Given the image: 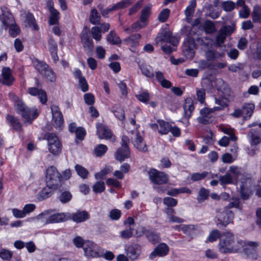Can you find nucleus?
I'll return each mask as SVG.
<instances>
[{
	"instance_id": "nucleus-1",
	"label": "nucleus",
	"mask_w": 261,
	"mask_h": 261,
	"mask_svg": "<svg viewBox=\"0 0 261 261\" xmlns=\"http://www.w3.org/2000/svg\"><path fill=\"white\" fill-rule=\"evenodd\" d=\"M244 244L245 241L238 240L236 242L232 233L225 232L221 234L218 244V249L222 253H234L238 252Z\"/></svg>"
},
{
	"instance_id": "nucleus-2",
	"label": "nucleus",
	"mask_w": 261,
	"mask_h": 261,
	"mask_svg": "<svg viewBox=\"0 0 261 261\" xmlns=\"http://www.w3.org/2000/svg\"><path fill=\"white\" fill-rule=\"evenodd\" d=\"M15 107L17 112L21 114L24 122L31 123L38 116L36 109H30L20 99L15 102Z\"/></svg>"
},
{
	"instance_id": "nucleus-3",
	"label": "nucleus",
	"mask_w": 261,
	"mask_h": 261,
	"mask_svg": "<svg viewBox=\"0 0 261 261\" xmlns=\"http://www.w3.org/2000/svg\"><path fill=\"white\" fill-rule=\"evenodd\" d=\"M34 68L45 79L50 82H54L56 79V75L53 69L45 62L35 59L33 61Z\"/></svg>"
},
{
	"instance_id": "nucleus-4",
	"label": "nucleus",
	"mask_w": 261,
	"mask_h": 261,
	"mask_svg": "<svg viewBox=\"0 0 261 261\" xmlns=\"http://www.w3.org/2000/svg\"><path fill=\"white\" fill-rule=\"evenodd\" d=\"M62 176L56 168L53 166L48 167L46 172V185L54 189H57L61 182Z\"/></svg>"
},
{
	"instance_id": "nucleus-5",
	"label": "nucleus",
	"mask_w": 261,
	"mask_h": 261,
	"mask_svg": "<svg viewBox=\"0 0 261 261\" xmlns=\"http://www.w3.org/2000/svg\"><path fill=\"white\" fill-rule=\"evenodd\" d=\"M84 254L88 258L99 257L103 256V249L94 242L87 240L84 248Z\"/></svg>"
},
{
	"instance_id": "nucleus-6",
	"label": "nucleus",
	"mask_w": 261,
	"mask_h": 261,
	"mask_svg": "<svg viewBox=\"0 0 261 261\" xmlns=\"http://www.w3.org/2000/svg\"><path fill=\"white\" fill-rule=\"evenodd\" d=\"M44 138L47 140L49 151L54 155L61 152L62 145L58 137L53 133H47Z\"/></svg>"
},
{
	"instance_id": "nucleus-7",
	"label": "nucleus",
	"mask_w": 261,
	"mask_h": 261,
	"mask_svg": "<svg viewBox=\"0 0 261 261\" xmlns=\"http://www.w3.org/2000/svg\"><path fill=\"white\" fill-rule=\"evenodd\" d=\"M129 139L126 136H123L121 138V146L118 148L116 153V160L122 162L130 156V150L128 147Z\"/></svg>"
},
{
	"instance_id": "nucleus-8",
	"label": "nucleus",
	"mask_w": 261,
	"mask_h": 261,
	"mask_svg": "<svg viewBox=\"0 0 261 261\" xmlns=\"http://www.w3.org/2000/svg\"><path fill=\"white\" fill-rule=\"evenodd\" d=\"M216 213V218L217 222L225 226L231 222L234 218L233 212L228 208H224L223 210H217Z\"/></svg>"
},
{
	"instance_id": "nucleus-9",
	"label": "nucleus",
	"mask_w": 261,
	"mask_h": 261,
	"mask_svg": "<svg viewBox=\"0 0 261 261\" xmlns=\"http://www.w3.org/2000/svg\"><path fill=\"white\" fill-rule=\"evenodd\" d=\"M148 175L149 179L154 184L163 185L168 181V175L167 174L154 169H150L148 171Z\"/></svg>"
},
{
	"instance_id": "nucleus-10",
	"label": "nucleus",
	"mask_w": 261,
	"mask_h": 261,
	"mask_svg": "<svg viewBox=\"0 0 261 261\" xmlns=\"http://www.w3.org/2000/svg\"><path fill=\"white\" fill-rule=\"evenodd\" d=\"M156 41H163L169 42L172 44L173 46H176L179 40L177 37L172 36L171 32L167 30H162L156 37Z\"/></svg>"
},
{
	"instance_id": "nucleus-11",
	"label": "nucleus",
	"mask_w": 261,
	"mask_h": 261,
	"mask_svg": "<svg viewBox=\"0 0 261 261\" xmlns=\"http://www.w3.org/2000/svg\"><path fill=\"white\" fill-rule=\"evenodd\" d=\"M53 116V124L56 128L61 129L63 125V117L60 108L56 105H52L50 107Z\"/></svg>"
},
{
	"instance_id": "nucleus-12",
	"label": "nucleus",
	"mask_w": 261,
	"mask_h": 261,
	"mask_svg": "<svg viewBox=\"0 0 261 261\" xmlns=\"http://www.w3.org/2000/svg\"><path fill=\"white\" fill-rule=\"evenodd\" d=\"M81 41L85 52L89 54L94 48V44L91 38L89 32L87 30H83L81 34Z\"/></svg>"
},
{
	"instance_id": "nucleus-13",
	"label": "nucleus",
	"mask_w": 261,
	"mask_h": 261,
	"mask_svg": "<svg viewBox=\"0 0 261 261\" xmlns=\"http://www.w3.org/2000/svg\"><path fill=\"white\" fill-rule=\"evenodd\" d=\"M97 135L100 139H105L110 140L112 142L115 141V138L113 136L111 130L106 125L98 123L96 125Z\"/></svg>"
},
{
	"instance_id": "nucleus-14",
	"label": "nucleus",
	"mask_w": 261,
	"mask_h": 261,
	"mask_svg": "<svg viewBox=\"0 0 261 261\" xmlns=\"http://www.w3.org/2000/svg\"><path fill=\"white\" fill-rule=\"evenodd\" d=\"M258 244L254 242H248L247 243L245 242L244 246H243V251L246 257L252 259H256L257 257L256 253V248Z\"/></svg>"
},
{
	"instance_id": "nucleus-15",
	"label": "nucleus",
	"mask_w": 261,
	"mask_h": 261,
	"mask_svg": "<svg viewBox=\"0 0 261 261\" xmlns=\"http://www.w3.org/2000/svg\"><path fill=\"white\" fill-rule=\"evenodd\" d=\"M1 10L2 14L0 15V20L2 21L3 25L5 27L6 29L10 24H13L14 22V19L6 7H2Z\"/></svg>"
},
{
	"instance_id": "nucleus-16",
	"label": "nucleus",
	"mask_w": 261,
	"mask_h": 261,
	"mask_svg": "<svg viewBox=\"0 0 261 261\" xmlns=\"http://www.w3.org/2000/svg\"><path fill=\"white\" fill-rule=\"evenodd\" d=\"M14 80L10 68L7 67H3L2 70V74L0 75V83L4 85L10 86L12 84Z\"/></svg>"
},
{
	"instance_id": "nucleus-17",
	"label": "nucleus",
	"mask_w": 261,
	"mask_h": 261,
	"mask_svg": "<svg viewBox=\"0 0 261 261\" xmlns=\"http://www.w3.org/2000/svg\"><path fill=\"white\" fill-rule=\"evenodd\" d=\"M131 0H123L115 4L110 8L101 10V14L104 17H107L108 14L113 11H117L119 9L126 8L132 4Z\"/></svg>"
},
{
	"instance_id": "nucleus-18",
	"label": "nucleus",
	"mask_w": 261,
	"mask_h": 261,
	"mask_svg": "<svg viewBox=\"0 0 261 261\" xmlns=\"http://www.w3.org/2000/svg\"><path fill=\"white\" fill-rule=\"evenodd\" d=\"M215 110L214 109H210L205 108L200 110V113L201 116L198 118L199 123L207 124L212 121V118L213 117V113Z\"/></svg>"
},
{
	"instance_id": "nucleus-19",
	"label": "nucleus",
	"mask_w": 261,
	"mask_h": 261,
	"mask_svg": "<svg viewBox=\"0 0 261 261\" xmlns=\"http://www.w3.org/2000/svg\"><path fill=\"white\" fill-rule=\"evenodd\" d=\"M169 251V247L165 243L159 244L150 253L149 258L153 259L156 256H164L168 253Z\"/></svg>"
},
{
	"instance_id": "nucleus-20",
	"label": "nucleus",
	"mask_w": 261,
	"mask_h": 261,
	"mask_svg": "<svg viewBox=\"0 0 261 261\" xmlns=\"http://www.w3.org/2000/svg\"><path fill=\"white\" fill-rule=\"evenodd\" d=\"M141 252V246L137 244H134L128 247L126 254L130 259L135 260L138 257Z\"/></svg>"
},
{
	"instance_id": "nucleus-21",
	"label": "nucleus",
	"mask_w": 261,
	"mask_h": 261,
	"mask_svg": "<svg viewBox=\"0 0 261 261\" xmlns=\"http://www.w3.org/2000/svg\"><path fill=\"white\" fill-rule=\"evenodd\" d=\"M29 93L33 96H38L40 102L45 104L47 100V95L45 91L42 89H39L36 87H31L28 88Z\"/></svg>"
},
{
	"instance_id": "nucleus-22",
	"label": "nucleus",
	"mask_w": 261,
	"mask_h": 261,
	"mask_svg": "<svg viewBox=\"0 0 261 261\" xmlns=\"http://www.w3.org/2000/svg\"><path fill=\"white\" fill-rule=\"evenodd\" d=\"M205 58L207 61H217L225 58L224 52L219 53L217 50L210 49L205 52Z\"/></svg>"
},
{
	"instance_id": "nucleus-23",
	"label": "nucleus",
	"mask_w": 261,
	"mask_h": 261,
	"mask_svg": "<svg viewBox=\"0 0 261 261\" xmlns=\"http://www.w3.org/2000/svg\"><path fill=\"white\" fill-rule=\"evenodd\" d=\"M90 218L89 214L85 211H77L75 213L71 214L70 218L74 222L76 223L83 222Z\"/></svg>"
},
{
	"instance_id": "nucleus-24",
	"label": "nucleus",
	"mask_w": 261,
	"mask_h": 261,
	"mask_svg": "<svg viewBox=\"0 0 261 261\" xmlns=\"http://www.w3.org/2000/svg\"><path fill=\"white\" fill-rule=\"evenodd\" d=\"M143 232L147 239L153 244H157L161 240L160 233L154 230L146 229Z\"/></svg>"
},
{
	"instance_id": "nucleus-25",
	"label": "nucleus",
	"mask_w": 261,
	"mask_h": 261,
	"mask_svg": "<svg viewBox=\"0 0 261 261\" xmlns=\"http://www.w3.org/2000/svg\"><path fill=\"white\" fill-rule=\"evenodd\" d=\"M136 139L133 143L134 146L141 151H147V147L146 144L143 142V138L140 135L138 132L136 133Z\"/></svg>"
},
{
	"instance_id": "nucleus-26",
	"label": "nucleus",
	"mask_w": 261,
	"mask_h": 261,
	"mask_svg": "<svg viewBox=\"0 0 261 261\" xmlns=\"http://www.w3.org/2000/svg\"><path fill=\"white\" fill-rule=\"evenodd\" d=\"M183 107L184 109L185 117L187 119H189L191 116L192 112L194 109V106L192 100L190 98L186 99Z\"/></svg>"
},
{
	"instance_id": "nucleus-27",
	"label": "nucleus",
	"mask_w": 261,
	"mask_h": 261,
	"mask_svg": "<svg viewBox=\"0 0 261 261\" xmlns=\"http://www.w3.org/2000/svg\"><path fill=\"white\" fill-rule=\"evenodd\" d=\"M255 106L252 103H245L242 107V111L244 114L243 119H249L253 112Z\"/></svg>"
},
{
	"instance_id": "nucleus-28",
	"label": "nucleus",
	"mask_w": 261,
	"mask_h": 261,
	"mask_svg": "<svg viewBox=\"0 0 261 261\" xmlns=\"http://www.w3.org/2000/svg\"><path fill=\"white\" fill-rule=\"evenodd\" d=\"M66 220V216L64 213H57L50 215L46 220V223H54L63 222Z\"/></svg>"
},
{
	"instance_id": "nucleus-29",
	"label": "nucleus",
	"mask_w": 261,
	"mask_h": 261,
	"mask_svg": "<svg viewBox=\"0 0 261 261\" xmlns=\"http://www.w3.org/2000/svg\"><path fill=\"white\" fill-rule=\"evenodd\" d=\"M141 37V36L139 34H134L123 40V42L126 45L136 46L139 44V40Z\"/></svg>"
},
{
	"instance_id": "nucleus-30",
	"label": "nucleus",
	"mask_w": 261,
	"mask_h": 261,
	"mask_svg": "<svg viewBox=\"0 0 261 261\" xmlns=\"http://www.w3.org/2000/svg\"><path fill=\"white\" fill-rule=\"evenodd\" d=\"M158 123L159 125V133L161 135L167 134L171 129V125L163 120H158Z\"/></svg>"
},
{
	"instance_id": "nucleus-31",
	"label": "nucleus",
	"mask_w": 261,
	"mask_h": 261,
	"mask_svg": "<svg viewBox=\"0 0 261 261\" xmlns=\"http://www.w3.org/2000/svg\"><path fill=\"white\" fill-rule=\"evenodd\" d=\"M24 22L27 23L25 25L26 27H31L35 30H38V27L36 22V20L31 13L29 12L26 15Z\"/></svg>"
},
{
	"instance_id": "nucleus-32",
	"label": "nucleus",
	"mask_w": 261,
	"mask_h": 261,
	"mask_svg": "<svg viewBox=\"0 0 261 261\" xmlns=\"http://www.w3.org/2000/svg\"><path fill=\"white\" fill-rule=\"evenodd\" d=\"M60 194L58 198L59 201L63 204L69 202L72 198V195L68 191H64L60 190Z\"/></svg>"
},
{
	"instance_id": "nucleus-33",
	"label": "nucleus",
	"mask_w": 261,
	"mask_h": 261,
	"mask_svg": "<svg viewBox=\"0 0 261 261\" xmlns=\"http://www.w3.org/2000/svg\"><path fill=\"white\" fill-rule=\"evenodd\" d=\"M253 21L255 23L261 22V7L256 5L254 7L252 13Z\"/></svg>"
},
{
	"instance_id": "nucleus-34",
	"label": "nucleus",
	"mask_w": 261,
	"mask_h": 261,
	"mask_svg": "<svg viewBox=\"0 0 261 261\" xmlns=\"http://www.w3.org/2000/svg\"><path fill=\"white\" fill-rule=\"evenodd\" d=\"M112 111L115 116L120 120L123 121L125 119V114L124 110L119 105H117L112 108Z\"/></svg>"
},
{
	"instance_id": "nucleus-35",
	"label": "nucleus",
	"mask_w": 261,
	"mask_h": 261,
	"mask_svg": "<svg viewBox=\"0 0 261 261\" xmlns=\"http://www.w3.org/2000/svg\"><path fill=\"white\" fill-rule=\"evenodd\" d=\"M7 120L11 124L13 128L17 131H20L21 129V125L18 120L13 116L8 115Z\"/></svg>"
},
{
	"instance_id": "nucleus-36",
	"label": "nucleus",
	"mask_w": 261,
	"mask_h": 261,
	"mask_svg": "<svg viewBox=\"0 0 261 261\" xmlns=\"http://www.w3.org/2000/svg\"><path fill=\"white\" fill-rule=\"evenodd\" d=\"M56 189H54L53 187H49L47 186L46 187L44 188L39 193L40 198L42 200L46 199L53 194L54 191Z\"/></svg>"
},
{
	"instance_id": "nucleus-37",
	"label": "nucleus",
	"mask_w": 261,
	"mask_h": 261,
	"mask_svg": "<svg viewBox=\"0 0 261 261\" xmlns=\"http://www.w3.org/2000/svg\"><path fill=\"white\" fill-rule=\"evenodd\" d=\"M107 41L112 44H120L121 42L120 38L117 35L114 31H111L107 37Z\"/></svg>"
},
{
	"instance_id": "nucleus-38",
	"label": "nucleus",
	"mask_w": 261,
	"mask_h": 261,
	"mask_svg": "<svg viewBox=\"0 0 261 261\" xmlns=\"http://www.w3.org/2000/svg\"><path fill=\"white\" fill-rule=\"evenodd\" d=\"M100 20V16L95 9L91 10L89 16V21L93 24H99Z\"/></svg>"
},
{
	"instance_id": "nucleus-39",
	"label": "nucleus",
	"mask_w": 261,
	"mask_h": 261,
	"mask_svg": "<svg viewBox=\"0 0 261 261\" xmlns=\"http://www.w3.org/2000/svg\"><path fill=\"white\" fill-rule=\"evenodd\" d=\"M229 171L233 175L237 181H239L240 176L243 172L241 168L235 166H230Z\"/></svg>"
},
{
	"instance_id": "nucleus-40",
	"label": "nucleus",
	"mask_w": 261,
	"mask_h": 261,
	"mask_svg": "<svg viewBox=\"0 0 261 261\" xmlns=\"http://www.w3.org/2000/svg\"><path fill=\"white\" fill-rule=\"evenodd\" d=\"M151 6H146L141 11V15L140 16V20L142 23H146L148 18L150 14Z\"/></svg>"
},
{
	"instance_id": "nucleus-41",
	"label": "nucleus",
	"mask_w": 261,
	"mask_h": 261,
	"mask_svg": "<svg viewBox=\"0 0 261 261\" xmlns=\"http://www.w3.org/2000/svg\"><path fill=\"white\" fill-rule=\"evenodd\" d=\"M50 16L49 18V23L50 25L57 24L59 23L60 13L56 9L49 12Z\"/></svg>"
},
{
	"instance_id": "nucleus-42",
	"label": "nucleus",
	"mask_w": 261,
	"mask_h": 261,
	"mask_svg": "<svg viewBox=\"0 0 261 261\" xmlns=\"http://www.w3.org/2000/svg\"><path fill=\"white\" fill-rule=\"evenodd\" d=\"M196 6V1L191 0L185 11V14L187 17H191L193 15Z\"/></svg>"
},
{
	"instance_id": "nucleus-43",
	"label": "nucleus",
	"mask_w": 261,
	"mask_h": 261,
	"mask_svg": "<svg viewBox=\"0 0 261 261\" xmlns=\"http://www.w3.org/2000/svg\"><path fill=\"white\" fill-rule=\"evenodd\" d=\"M215 102L220 106V107H216L214 108L215 110H221L224 108L228 106V100L225 97H221L220 98H215Z\"/></svg>"
},
{
	"instance_id": "nucleus-44",
	"label": "nucleus",
	"mask_w": 261,
	"mask_h": 261,
	"mask_svg": "<svg viewBox=\"0 0 261 261\" xmlns=\"http://www.w3.org/2000/svg\"><path fill=\"white\" fill-rule=\"evenodd\" d=\"M204 8L206 10V14L210 17L215 19L219 17V13L213 11V6L212 4L208 3L206 4Z\"/></svg>"
},
{
	"instance_id": "nucleus-45",
	"label": "nucleus",
	"mask_w": 261,
	"mask_h": 261,
	"mask_svg": "<svg viewBox=\"0 0 261 261\" xmlns=\"http://www.w3.org/2000/svg\"><path fill=\"white\" fill-rule=\"evenodd\" d=\"M219 181L221 185L231 184L233 182V178L230 173H227L219 177Z\"/></svg>"
},
{
	"instance_id": "nucleus-46",
	"label": "nucleus",
	"mask_w": 261,
	"mask_h": 261,
	"mask_svg": "<svg viewBox=\"0 0 261 261\" xmlns=\"http://www.w3.org/2000/svg\"><path fill=\"white\" fill-rule=\"evenodd\" d=\"M233 207H235L240 210L242 208V207L240 203V199L238 197H232L231 198L230 201L228 204V205L226 206L225 208H228V210H229V208Z\"/></svg>"
},
{
	"instance_id": "nucleus-47",
	"label": "nucleus",
	"mask_w": 261,
	"mask_h": 261,
	"mask_svg": "<svg viewBox=\"0 0 261 261\" xmlns=\"http://www.w3.org/2000/svg\"><path fill=\"white\" fill-rule=\"evenodd\" d=\"M196 227L197 226L193 224L185 225L181 227V230L187 236H190L194 233V231L196 229Z\"/></svg>"
},
{
	"instance_id": "nucleus-48",
	"label": "nucleus",
	"mask_w": 261,
	"mask_h": 261,
	"mask_svg": "<svg viewBox=\"0 0 261 261\" xmlns=\"http://www.w3.org/2000/svg\"><path fill=\"white\" fill-rule=\"evenodd\" d=\"M108 150L107 146L103 144L98 145L94 149V154L96 156H101Z\"/></svg>"
},
{
	"instance_id": "nucleus-49",
	"label": "nucleus",
	"mask_w": 261,
	"mask_h": 261,
	"mask_svg": "<svg viewBox=\"0 0 261 261\" xmlns=\"http://www.w3.org/2000/svg\"><path fill=\"white\" fill-rule=\"evenodd\" d=\"M75 169L77 174L82 178H86L89 173L88 171L84 167L80 165H76L75 166Z\"/></svg>"
},
{
	"instance_id": "nucleus-50",
	"label": "nucleus",
	"mask_w": 261,
	"mask_h": 261,
	"mask_svg": "<svg viewBox=\"0 0 261 261\" xmlns=\"http://www.w3.org/2000/svg\"><path fill=\"white\" fill-rule=\"evenodd\" d=\"M142 73L150 79H153L154 74L152 68L149 66H142L141 67Z\"/></svg>"
},
{
	"instance_id": "nucleus-51",
	"label": "nucleus",
	"mask_w": 261,
	"mask_h": 261,
	"mask_svg": "<svg viewBox=\"0 0 261 261\" xmlns=\"http://www.w3.org/2000/svg\"><path fill=\"white\" fill-rule=\"evenodd\" d=\"M208 196L209 191L204 188H201L199 192L197 199L199 202H201L206 199Z\"/></svg>"
},
{
	"instance_id": "nucleus-52",
	"label": "nucleus",
	"mask_w": 261,
	"mask_h": 261,
	"mask_svg": "<svg viewBox=\"0 0 261 261\" xmlns=\"http://www.w3.org/2000/svg\"><path fill=\"white\" fill-rule=\"evenodd\" d=\"M195 43L193 39L189 38L185 46V49L191 55L194 54Z\"/></svg>"
},
{
	"instance_id": "nucleus-53",
	"label": "nucleus",
	"mask_w": 261,
	"mask_h": 261,
	"mask_svg": "<svg viewBox=\"0 0 261 261\" xmlns=\"http://www.w3.org/2000/svg\"><path fill=\"white\" fill-rule=\"evenodd\" d=\"M13 255V252L6 249H2L0 251V257L5 260H10Z\"/></svg>"
},
{
	"instance_id": "nucleus-54",
	"label": "nucleus",
	"mask_w": 261,
	"mask_h": 261,
	"mask_svg": "<svg viewBox=\"0 0 261 261\" xmlns=\"http://www.w3.org/2000/svg\"><path fill=\"white\" fill-rule=\"evenodd\" d=\"M163 203L166 205L167 207H173L177 205V200L170 197H166L163 199Z\"/></svg>"
},
{
	"instance_id": "nucleus-55",
	"label": "nucleus",
	"mask_w": 261,
	"mask_h": 261,
	"mask_svg": "<svg viewBox=\"0 0 261 261\" xmlns=\"http://www.w3.org/2000/svg\"><path fill=\"white\" fill-rule=\"evenodd\" d=\"M208 174V173L206 171H203V172L200 173H194L191 176V179L193 181H198L205 178Z\"/></svg>"
},
{
	"instance_id": "nucleus-56",
	"label": "nucleus",
	"mask_w": 261,
	"mask_h": 261,
	"mask_svg": "<svg viewBox=\"0 0 261 261\" xmlns=\"http://www.w3.org/2000/svg\"><path fill=\"white\" fill-rule=\"evenodd\" d=\"M93 191L96 193H101L105 189V184L103 181H97L92 187Z\"/></svg>"
},
{
	"instance_id": "nucleus-57",
	"label": "nucleus",
	"mask_w": 261,
	"mask_h": 261,
	"mask_svg": "<svg viewBox=\"0 0 261 261\" xmlns=\"http://www.w3.org/2000/svg\"><path fill=\"white\" fill-rule=\"evenodd\" d=\"M203 28L206 33H212L215 31V27L213 22L210 20H206L203 25Z\"/></svg>"
},
{
	"instance_id": "nucleus-58",
	"label": "nucleus",
	"mask_w": 261,
	"mask_h": 261,
	"mask_svg": "<svg viewBox=\"0 0 261 261\" xmlns=\"http://www.w3.org/2000/svg\"><path fill=\"white\" fill-rule=\"evenodd\" d=\"M170 10L169 9H163L159 14L158 16V19L162 22L166 21L169 17L170 14Z\"/></svg>"
},
{
	"instance_id": "nucleus-59",
	"label": "nucleus",
	"mask_w": 261,
	"mask_h": 261,
	"mask_svg": "<svg viewBox=\"0 0 261 261\" xmlns=\"http://www.w3.org/2000/svg\"><path fill=\"white\" fill-rule=\"evenodd\" d=\"M91 33L93 38L96 41H99L101 39L100 29L98 27H94L91 29Z\"/></svg>"
},
{
	"instance_id": "nucleus-60",
	"label": "nucleus",
	"mask_w": 261,
	"mask_h": 261,
	"mask_svg": "<svg viewBox=\"0 0 261 261\" xmlns=\"http://www.w3.org/2000/svg\"><path fill=\"white\" fill-rule=\"evenodd\" d=\"M8 27H9V34L12 37H16L20 32V29L16 24H14V22Z\"/></svg>"
},
{
	"instance_id": "nucleus-61",
	"label": "nucleus",
	"mask_w": 261,
	"mask_h": 261,
	"mask_svg": "<svg viewBox=\"0 0 261 261\" xmlns=\"http://www.w3.org/2000/svg\"><path fill=\"white\" fill-rule=\"evenodd\" d=\"M221 234H220L219 231L218 230H214L210 233L207 240L210 242H213L216 241L218 238L221 239Z\"/></svg>"
},
{
	"instance_id": "nucleus-62",
	"label": "nucleus",
	"mask_w": 261,
	"mask_h": 261,
	"mask_svg": "<svg viewBox=\"0 0 261 261\" xmlns=\"http://www.w3.org/2000/svg\"><path fill=\"white\" fill-rule=\"evenodd\" d=\"M239 181L241 182V185H244L246 186L247 183L250 184L251 181V178L250 174L243 172L241 176L240 177Z\"/></svg>"
},
{
	"instance_id": "nucleus-63",
	"label": "nucleus",
	"mask_w": 261,
	"mask_h": 261,
	"mask_svg": "<svg viewBox=\"0 0 261 261\" xmlns=\"http://www.w3.org/2000/svg\"><path fill=\"white\" fill-rule=\"evenodd\" d=\"M111 171V169L109 167H106L99 172L95 174V177L97 179H103L104 177Z\"/></svg>"
},
{
	"instance_id": "nucleus-64",
	"label": "nucleus",
	"mask_w": 261,
	"mask_h": 261,
	"mask_svg": "<svg viewBox=\"0 0 261 261\" xmlns=\"http://www.w3.org/2000/svg\"><path fill=\"white\" fill-rule=\"evenodd\" d=\"M73 243L77 248H84V246L86 244V241L80 236L76 237L73 239Z\"/></svg>"
}]
</instances>
